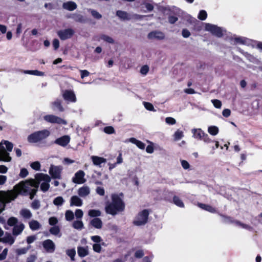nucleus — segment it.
<instances>
[{"mask_svg": "<svg viewBox=\"0 0 262 262\" xmlns=\"http://www.w3.org/2000/svg\"><path fill=\"white\" fill-rule=\"evenodd\" d=\"M82 204V200L77 195H73L70 199L71 206L80 207Z\"/></svg>", "mask_w": 262, "mask_h": 262, "instance_id": "nucleus-19", "label": "nucleus"}, {"mask_svg": "<svg viewBox=\"0 0 262 262\" xmlns=\"http://www.w3.org/2000/svg\"><path fill=\"white\" fill-rule=\"evenodd\" d=\"M211 102L213 106L216 108H221L222 105V102L218 99H212Z\"/></svg>", "mask_w": 262, "mask_h": 262, "instance_id": "nucleus-47", "label": "nucleus"}, {"mask_svg": "<svg viewBox=\"0 0 262 262\" xmlns=\"http://www.w3.org/2000/svg\"><path fill=\"white\" fill-rule=\"evenodd\" d=\"M149 212L144 209L140 212L134 221V224L136 226H141L145 224L148 221Z\"/></svg>", "mask_w": 262, "mask_h": 262, "instance_id": "nucleus-6", "label": "nucleus"}, {"mask_svg": "<svg viewBox=\"0 0 262 262\" xmlns=\"http://www.w3.org/2000/svg\"><path fill=\"white\" fill-rule=\"evenodd\" d=\"M39 202L37 200H34L31 204V207L34 209H38L40 207Z\"/></svg>", "mask_w": 262, "mask_h": 262, "instance_id": "nucleus-58", "label": "nucleus"}, {"mask_svg": "<svg viewBox=\"0 0 262 262\" xmlns=\"http://www.w3.org/2000/svg\"><path fill=\"white\" fill-rule=\"evenodd\" d=\"M29 227L32 230H38L41 227V225L40 224V223L36 220L31 221L29 222Z\"/></svg>", "mask_w": 262, "mask_h": 262, "instance_id": "nucleus-30", "label": "nucleus"}, {"mask_svg": "<svg viewBox=\"0 0 262 262\" xmlns=\"http://www.w3.org/2000/svg\"><path fill=\"white\" fill-rule=\"evenodd\" d=\"M123 195L113 194L111 195L112 202L105 206L106 212L108 214L115 215L120 212H122L125 208V204L122 200Z\"/></svg>", "mask_w": 262, "mask_h": 262, "instance_id": "nucleus-2", "label": "nucleus"}, {"mask_svg": "<svg viewBox=\"0 0 262 262\" xmlns=\"http://www.w3.org/2000/svg\"><path fill=\"white\" fill-rule=\"evenodd\" d=\"M2 247H0V251L2 250ZM8 250L7 248H5L3 250L2 253L0 254V260L5 259L7 255Z\"/></svg>", "mask_w": 262, "mask_h": 262, "instance_id": "nucleus-50", "label": "nucleus"}, {"mask_svg": "<svg viewBox=\"0 0 262 262\" xmlns=\"http://www.w3.org/2000/svg\"><path fill=\"white\" fill-rule=\"evenodd\" d=\"M42 246L47 252L52 253L54 251L55 246L54 242L51 239H47L43 242Z\"/></svg>", "mask_w": 262, "mask_h": 262, "instance_id": "nucleus-15", "label": "nucleus"}, {"mask_svg": "<svg viewBox=\"0 0 262 262\" xmlns=\"http://www.w3.org/2000/svg\"><path fill=\"white\" fill-rule=\"evenodd\" d=\"M24 73L26 74L33 75L38 76H44V73L38 70H25L24 71Z\"/></svg>", "mask_w": 262, "mask_h": 262, "instance_id": "nucleus-34", "label": "nucleus"}, {"mask_svg": "<svg viewBox=\"0 0 262 262\" xmlns=\"http://www.w3.org/2000/svg\"><path fill=\"white\" fill-rule=\"evenodd\" d=\"M17 221V219L16 217H11L8 219L7 223L10 226H14L16 225Z\"/></svg>", "mask_w": 262, "mask_h": 262, "instance_id": "nucleus-46", "label": "nucleus"}, {"mask_svg": "<svg viewBox=\"0 0 262 262\" xmlns=\"http://www.w3.org/2000/svg\"><path fill=\"white\" fill-rule=\"evenodd\" d=\"M51 107L52 110L54 111L57 110L61 112L64 111V108L61 104V101L58 99L55 100L52 103Z\"/></svg>", "mask_w": 262, "mask_h": 262, "instance_id": "nucleus-23", "label": "nucleus"}, {"mask_svg": "<svg viewBox=\"0 0 262 262\" xmlns=\"http://www.w3.org/2000/svg\"><path fill=\"white\" fill-rule=\"evenodd\" d=\"M62 7L67 10L72 11L77 8V5L74 2L69 1L64 3L62 5Z\"/></svg>", "mask_w": 262, "mask_h": 262, "instance_id": "nucleus-20", "label": "nucleus"}, {"mask_svg": "<svg viewBox=\"0 0 262 262\" xmlns=\"http://www.w3.org/2000/svg\"><path fill=\"white\" fill-rule=\"evenodd\" d=\"M91 159L92 160L93 164L96 166H100V165L101 164L104 163L106 162L105 159L102 157H100L96 156H92L91 157Z\"/></svg>", "mask_w": 262, "mask_h": 262, "instance_id": "nucleus-24", "label": "nucleus"}, {"mask_svg": "<svg viewBox=\"0 0 262 262\" xmlns=\"http://www.w3.org/2000/svg\"><path fill=\"white\" fill-rule=\"evenodd\" d=\"M201 140H203L205 143H209L212 142L211 139L209 138L208 135L206 134L204 135L203 136V138Z\"/></svg>", "mask_w": 262, "mask_h": 262, "instance_id": "nucleus-64", "label": "nucleus"}, {"mask_svg": "<svg viewBox=\"0 0 262 262\" xmlns=\"http://www.w3.org/2000/svg\"><path fill=\"white\" fill-rule=\"evenodd\" d=\"M50 135V132L47 129H43L35 132L27 138L28 141L30 143H36L46 139Z\"/></svg>", "mask_w": 262, "mask_h": 262, "instance_id": "nucleus-5", "label": "nucleus"}, {"mask_svg": "<svg viewBox=\"0 0 262 262\" xmlns=\"http://www.w3.org/2000/svg\"><path fill=\"white\" fill-rule=\"evenodd\" d=\"M78 254L80 257H83L88 255V247H79L77 249Z\"/></svg>", "mask_w": 262, "mask_h": 262, "instance_id": "nucleus-31", "label": "nucleus"}, {"mask_svg": "<svg viewBox=\"0 0 262 262\" xmlns=\"http://www.w3.org/2000/svg\"><path fill=\"white\" fill-rule=\"evenodd\" d=\"M92 14V15L96 19H99L101 18L102 15L97 11L93 9H89L88 10Z\"/></svg>", "mask_w": 262, "mask_h": 262, "instance_id": "nucleus-42", "label": "nucleus"}, {"mask_svg": "<svg viewBox=\"0 0 262 262\" xmlns=\"http://www.w3.org/2000/svg\"><path fill=\"white\" fill-rule=\"evenodd\" d=\"M74 213L71 210H67L65 213L66 219L68 221H71L74 219Z\"/></svg>", "mask_w": 262, "mask_h": 262, "instance_id": "nucleus-44", "label": "nucleus"}, {"mask_svg": "<svg viewBox=\"0 0 262 262\" xmlns=\"http://www.w3.org/2000/svg\"><path fill=\"white\" fill-rule=\"evenodd\" d=\"M165 122L169 125H174L176 123V120L172 117H166L165 118Z\"/></svg>", "mask_w": 262, "mask_h": 262, "instance_id": "nucleus-53", "label": "nucleus"}, {"mask_svg": "<svg viewBox=\"0 0 262 262\" xmlns=\"http://www.w3.org/2000/svg\"><path fill=\"white\" fill-rule=\"evenodd\" d=\"M64 200L62 196H57L54 199L53 201V204L55 206H61L64 203Z\"/></svg>", "mask_w": 262, "mask_h": 262, "instance_id": "nucleus-39", "label": "nucleus"}, {"mask_svg": "<svg viewBox=\"0 0 262 262\" xmlns=\"http://www.w3.org/2000/svg\"><path fill=\"white\" fill-rule=\"evenodd\" d=\"M149 71V68L147 66H144L140 69V73L142 75H145Z\"/></svg>", "mask_w": 262, "mask_h": 262, "instance_id": "nucleus-55", "label": "nucleus"}, {"mask_svg": "<svg viewBox=\"0 0 262 262\" xmlns=\"http://www.w3.org/2000/svg\"><path fill=\"white\" fill-rule=\"evenodd\" d=\"M15 241V239L10 234H6L3 237L0 238V242L3 243L12 245Z\"/></svg>", "mask_w": 262, "mask_h": 262, "instance_id": "nucleus-22", "label": "nucleus"}, {"mask_svg": "<svg viewBox=\"0 0 262 262\" xmlns=\"http://www.w3.org/2000/svg\"><path fill=\"white\" fill-rule=\"evenodd\" d=\"M73 227L77 230H81L83 228V224L81 221H75L73 223Z\"/></svg>", "mask_w": 262, "mask_h": 262, "instance_id": "nucleus-40", "label": "nucleus"}, {"mask_svg": "<svg viewBox=\"0 0 262 262\" xmlns=\"http://www.w3.org/2000/svg\"><path fill=\"white\" fill-rule=\"evenodd\" d=\"M91 225L96 229H101L102 226V222L101 220L97 217H95L91 220Z\"/></svg>", "mask_w": 262, "mask_h": 262, "instance_id": "nucleus-26", "label": "nucleus"}, {"mask_svg": "<svg viewBox=\"0 0 262 262\" xmlns=\"http://www.w3.org/2000/svg\"><path fill=\"white\" fill-rule=\"evenodd\" d=\"M116 15L118 16L120 19L122 20H129L130 19L129 15L126 12L123 11H117L116 12Z\"/></svg>", "mask_w": 262, "mask_h": 262, "instance_id": "nucleus-29", "label": "nucleus"}, {"mask_svg": "<svg viewBox=\"0 0 262 262\" xmlns=\"http://www.w3.org/2000/svg\"><path fill=\"white\" fill-rule=\"evenodd\" d=\"M91 193V189L89 186L83 185L77 190V193L81 198L88 196Z\"/></svg>", "mask_w": 262, "mask_h": 262, "instance_id": "nucleus-16", "label": "nucleus"}, {"mask_svg": "<svg viewBox=\"0 0 262 262\" xmlns=\"http://www.w3.org/2000/svg\"><path fill=\"white\" fill-rule=\"evenodd\" d=\"M223 221L225 223H234L237 226H239L242 228L246 229L248 230H250L251 229L250 227L247 225L243 224L238 221H233L230 217L225 216L224 215H222Z\"/></svg>", "mask_w": 262, "mask_h": 262, "instance_id": "nucleus-13", "label": "nucleus"}, {"mask_svg": "<svg viewBox=\"0 0 262 262\" xmlns=\"http://www.w3.org/2000/svg\"><path fill=\"white\" fill-rule=\"evenodd\" d=\"M74 34V31L71 29H66L63 30H60L57 32V34L61 40H66L71 38Z\"/></svg>", "mask_w": 262, "mask_h": 262, "instance_id": "nucleus-11", "label": "nucleus"}, {"mask_svg": "<svg viewBox=\"0 0 262 262\" xmlns=\"http://www.w3.org/2000/svg\"><path fill=\"white\" fill-rule=\"evenodd\" d=\"M70 140L71 138L69 136L64 135L56 139L54 143L59 146L65 147L70 143Z\"/></svg>", "mask_w": 262, "mask_h": 262, "instance_id": "nucleus-14", "label": "nucleus"}, {"mask_svg": "<svg viewBox=\"0 0 262 262\" xmlns=\"http://www.w3.org/2000/svg\"><path fill=\"white\" fill-rule=\"evenodd\" d=\"M28 174V171L27 169L26 168H22L20 170V172L19 173V176L22 178H25L26 177Z\"/></svg>", "mask_w": 262, "mask_h": 262, "instance_id": "nucleus-57", "label": "nucleus"}, {"mask_svg": "<svg viewBox=\"0 0 262 262\" xmlns=\"http://www.w3.org/2000/svg\"><path fill=\"white\" fill-rule=\"evenodd\" d=\"M93 249L94 251L99 253L101 250V247L99 244H95L93 246Z\"/></svg>", "mask_w": 262, "mask_h": 262, "instance_id": "nucleus-61", "label": "nucleus"}, {"mask_svg": "<svg viewBox=\"0 0 262 262\" xmlns=\"http://www.w3.org/2000/svg\"><path fill=\"white\" fill-rule=\"evenodd\" d=\"M43 119L46 122L51 123H56L63 125H66L67 124V122L65 120L54 115H45L43 116Z\"/></svg>", "mask_w": 262, "mask_h": 262, "instance_id": "nucleus-8", "label": "nucleus"}, {"mask_svg": "<svg viewBox=\"0 0 262 262\" xmlns=\"http://www.w3.org/2000/svg\"><path fill=\"white\" fill-rule=\"evenodd\" d=\"M234 41L236 43L249 45L251 40L245 37H236L234 39Z\"/></svg>", "mask_w": 262, "mask_h": 262, "instance_id": "nucleus-28", "label": "nucleus"}, {"mask_svg": "<svg viewBox=\"0 0 262 262\" xmlns=\"http://www.w3.org/2000/svg\"><path fill=\"white\" fill-rule=\"evenodd\" d=\"M62 96L64 100L69 102L75 103L77 101L76 95L72 90H65L62 92Z\"/></svg>", "mask_w": 262, "mask_h": 262, "instance_id": "nucleus-9", "label": "nucleus"}, {"mask_svg": "<svg viewBox=\"0 0 262 262\" xmlns=\"http://www.w3.org/2000/svg\"><path fill=\"white\" fill-rule=\"evenodd\" d=\"M208 133L212 136H216L219 132V127L215 125L209 126L208 127Z\"/></svg>", "mask_w": 262, "mask_h": 262, "instance_id": "nucleus-32", "label": "nucleus"}, {"mask_svg": "<svg viewBox=\"0 0 262 262\" xmlns=\"http://www.w3.org/2000/svg\"><path fill=\"white\" fill-rule=\"evenodd\" d=\"M62 168L60 166L51 165L49 169V173L53 179H61Z\"/></svg>", "mask_w": 262, "mask_h": 262, "instance_id": "nucleus-12", "label": "nucleus"}, {"mask_svg": "<svg viewBox=\"0 0 262 262\" xmlns=\"http://www.w3.org/2000/svg\"><path fill=\"white\" fill-rule=\"evenodd\" d=\"M67 254L70 256L71 258V260H74V256L76 254L75 250L74 249L67 250L66 251Z\"/></svg>", "mask_w": 262, "mask_h": 262, "instance_id": "nucleus-49", "label": "nucleus"}, {"mask_svg": "<svg viewBox=\"0 0 262 262\" xmlns=\"http://www.w3.org/2000/svg\"><path fill=\"white\" fill-rule=\"evenodd\" d=\"M173 137L174 141H179L184 137V133L182 130L178 129L174 132Z\"/></svg>", "mask_w": 262, "mask_h": 262, "instance_id": "nucleus-33", "label": "nucleus"}, {"mask_svg": "<svg viewBox=\"0 0 262 262\" xmlns=\"http://www.w3.org/2000/svg\"><path fill=\"white\" fill-rule=\"evenodd\" d=\"M198 206L202 209L207 210L209 212H210L212 213L215 212V209L214 208H213L212 207H211V206L204 204H201V203H199L198 204Z\"/></svg>", "mask_w": 262, "mask_h": 262, "instance_id": "nucleus-36", "label": "nucleus"}, {"mask_svg": "<svg viewBox=\"0 0 262 262\" xmlns=\"http://www.w3.org/2000/svg\"><path fill=\"white\" fill-rule=\"evenodd\" d=\"M128 141L132 143L135 144L141 149H144L145 148V145L144 143L141 141L138 140L135 138H130L128 139Z\"/></svg>", "mask_w": 262, "mask_h": 262, "instance_id": "nucleus-27", "label": "nucleus"}, {"mask_svg": "<svg viewBox=\"0 0 262 262\" xmlns=\"http://www.w3.org/2000/svg\"><path fill=\"white\" fill-rule=\"evenodd\" d=\"M100 38L105 42H107L110 43H114V40L110 36L106 35H101L100 36Z\"/></svg>", "mask_w": 262, "mask_h": 262, "instance_id": "nucleus-41", "label": "nucleus"}, {"mask_svg": "<svg viewBox=\"0 0 262 262\" xmlns=\"http://www.w3.org/2000/svg\"><path fill=\"white\" fill-rule=\"evenodd\" d=\"M35 181L37 184L38 188L40 184V189L42 191L46 192L49 189L51 178L48 174L42 173H37L35 176Z\"/></svg>", "mask_w": 262, "mask_h": 262, "instance_id": "nucleus-4", "label": "nucleus"}, {"mask_svg": "<svg viewBox=\"0 0 262 262\" xmlns=\"http://www.w3.org/2000/svg\"><path fill=\"white\" fill-rule=\"evenodd\" d=\"M38 190V185L34 179L21 181L16 185L13 190L8 191H0V213L5 208V204L15 199L18 194L30 195L32 200Z\"/></svg>", "mask_w": 262, "mask_h": 262, "instance_id": "nucleus-1", "label": "nucleus"}, {"mask_svg": "<svg viewBox=\"0 0 262 262\" xmlns=\"http://www.w3.org/2000/svg\"><path fill=\"white\" fill-rule=\"evenodd\" d=\"M84 176L85 172L83 170H80L75 173L74 177L72 178V181L77 184H83L86 182Z\"/></svg>", "mask_w": 262, "mask_h": 262, "instance_id": "nucleus-10", "label": "nucleus"}, {"mask_svg": "<svg viewBox=\"0 0 262 262\" xmlns=\"http://www.w3.org/2000/svg\"><path fill=\"white\" fill-rule=\"evenodd\" d=\"M25 228V225L24 224L21 223H19L16 225H15L13 229V234L14 235L17 236L20 234Z\"/></svg>", "mask_w": 262, "mask_h": 262, "instance_id": "nucleus-21", "label": "nucleus"}, {"mask_svg": "<svg viewBox=\"0 0 262 262\" xmlns=\"http://www.w3.org/2000/svg\"><path fill=\"white\" fill-rule=\"evenodd\" d=\"M181 163L182 166L184 169H188L189 168L190 165L187 161L182 160L181 161Z\"/></svg>", "mask_w": 262, "mask_h": 262, "instance_id": "nucleus-59", "label": "nucleus"}, {"mask_svg": "<svg viewBox=\"0 0 262 262\" xmlns=\"http://www.w3.org/2000/svg\"><path fill=\"white\" fill-rule=\"evenodd\" d=\"M75 215L77 219H81L83 216V212L81 209H76L75 212Z\"/></svg>", "mask_w": 262, "mask_h": 262, "instance_id": "nucleus-54", "label": "nucleus"}, {"mask_svg": "<svg viewBox=\"0 0 262 262\" xmlns=\"http://www.w3.org/2000/svg\"><path fill=\"white\" fill-rule=\"evenodd\" d=\"M143 105L146 110L150 111H154V112L156 111L153 105L151 103L147 102H143Z\"/></svg>", "mask_w": 262, "mask_h": 262, "instance_id": "nucleus-48", "label": "nucleus"}, {"mask_svg": "<svg viewBox=\"0 0 262 262\" xmlns=\"http://www.w3.org/2000/svg\"><path fill=\"white\" fill-rule=\"evenodd\" d=\"M207 16V13L205 10H201L199 13L198 18L202 20H204L206 19Z\"/></svg>", "mask_w": 262, "mask_h": 262, "instance_id": "nucleus-45", "label": "nucleus"}, {"mask_svg": "<svg viewBox=\"0 0 262 262\" xmlns=\"http://www.w3.org/2000/svg\"><path fill=\"white\" fill-rule=\"evenodd\" d=\"M204 30L206 31L210 32L212 34L218 37H221L223 34V29L215 25L209 23L205 24Z\"/></svg>", "mask_w": 262, "mask_h": 262, "instance_id": "nucleus-7", "label": "nucleus"}, {"mask_svg": "<svg viewBox=\"0 0 262 262\" xmlns=\"http://www.w3.org/2000/svg\"><path fill=\"white\" fill-rule=\"evenodd\" d=\"M103 130L106 134H112L115 132L114 128L111 126L105 127L103 129Z\"/></svg>", "mask_w": 262, "mask_h": 262, "instance_id": "nucleus-52", "label": "nucleus"}, {"mask_svg": "<svg viewBox=\"0 0 262 262\" xmlns=\"http://www.w3.org/2000/svg\"><path fill=\"white\" fill-rule=\"evenodd\" d=\"M31 168L35 170H39L40 168V163L38 161L33 162L30 165Z\"/></svg>", "mask_w": 262, "mask_h": 262, "instance_id": "nucleus-51", "label": "nucleus"}, {"mask_svg": "<svg viewBox=\"0 0 262 262\" xmlns=\"http://www.w3.org/2000/svg\"><path fill=\"white\" fill-rule=\"evenodd\" d=\"M88 215L91 217H98L101 215V212L99 210L91 209L88 212Z\"/></svg>", "mask_w": 262, "mask_h": 262, "instance_id": "nucleus-37", "label": "nucleus"}, {"mask_svg": "<svg viewBox=\"0 0 262 262\" xmlns=\"http://www.w3.org/2000/svg\"><path fill=\"white\" fill-rule=\"evenodd\" d=\"M20 215L24 219L29 220L32 216V213L31 211L28 209H22L19 212Z\"/></svg>", "mask_w": 262, "mask_h": 262, "instance_id": "nucleus-25", "label": "nucleus"}, {"mask_svg": "<svg viewBox=\"0 0 262 262\" xmlns=\"http://www.w3.org/2000/svg\"><path fill=\"white\" fill-rule=\"evenodd\" d=\"M173 201L175 205L181 208L184 207V204L182 200L178 196H174L173 198Z\"/></svg>", "mask_w": 262, "mask_h": 262, "instance_id": "nucleus-38", "label": "nucleus"}, {"mask_svg": "<svg viewBox=\"0 0 262 262\" xmlns=\"http://www.w3.org/2000/svg\"><path fill=\"white\" fill-rule=\"evenodd\" d=\"M135 256L137 258H141L144 256L143 251L142 250H137L135 253Z\"/></svg>", "mask_w": 262, "mask_h": 262, "instance_id": "nucleus-63", "label": "nucleus"}, {"mask_svg": "<svg viewBox=\"0 0 262 262\" xmlns=\"http://www.w3.org/2000/svg\"><path fill=\"white\" fill-rule=\"evenodd\" d=\"M71 17L78 23H83L85 22V19L83 15L79 14H73L71 15Z\"/></svg>", "mask_w": 262, "mask_h": 262, "instance_id": "nucleus-35", "label": "nucleus"}, {"mask_svg": "<svg viewBox=\"0 0 262 262\" xmlns=\"http://www.w3.org/2000/svg\"><path fill=\"white\" fill-rule=\"evenodd\" d=\"M50 233L55 235H59V236H61V234H59L60 229L58 226H55L52 227L50 230Z\"/></svg>", "mask_w": 262, "mask_h": 262, "instance_id": "nucleus-43", "label": "nucleus"}, {"mask_svg": "<svg viewBox=\"0 0 262 262\" xmlns=\"http://www.w3.org/2000/svg\"><path fill=\"white\" fill-rule=\"evenodd\" d=\"M13 144L7 140H3L0 143V160L4 162H10L11 157L9 152L12 150Z\"/></svg>", "mask_w": 262, "mask_h": 262, "instance_id": "nucleus-3", "label": "nucleus"}, {"mask_svg": "<svg viewBox=\"0 0 262 262\" xmlns=\"http://www.w3.org/2000/svg\"><path fill=\"white\" fill-rule=\"evenodd\" d=\"M192 137L197 140H201L206 134L201 128H193L191 129Z\"/></svg>", "mask_w": 262, "mask_h": 262, "instance_id": "nucleus-17", "label": "nucleus"}, {"mask_svg": "<svg viewBox=\"0 0 262 262\" xmlns=\"http://www.w3.org/2000/svg\"><path fill=\"white\" fill-rule=\"evenodd\" d=\"M165 37L164 34L161 31H152L148 33V38L150 39H163Z\"/></svg>", "mask_w": 262, "mask_h": 262, "instance_id": "nucleus-18", "label": "nucleus"}, {"mask_svg": "<svg viewBox=\"0 0 262 262\" xmlns=\"http://www.w3.org/2000/svg\"><path fill=\"white\" fill-rule=\"evenodd\" d=\"M150 144L148 145L146 148V151L148 154H152L154 152L153 144L150 142Z\"/></svg>", "mask_w": 262, "mask_h": 262, "instance_id": "nucleus-62", "label": "nucleus"}, {"mask_svg": "<svg viewBox=\"0 0 262 262\" xmlns=\"http://www.w3.org/2000/svg\"><path fill=\"white\" fill-rule=\"evenodd\" d=\"M91 238L94 242L96 243V244H98L102 241L101 237L98 235L92 236Z\"/></svg>", "mask_w": 262, "mask_h": 262, "instance_id": "nucleus-56", "label": "nucleus"}, {"mask_svg": "<svg viewBox=\"0 0 262 262\" xmlns=\"http://www.w3.org/2000/svg\"><path fill=\"white\" fill-rule=\"evenodd\" d=\"M96 191L97 193L101 196H103L105 194L104 189L103 187H98L96 188Z\"/></svg>", "mask_w": 262, "mask_h": 262, "instance_id": "nucleus-60", "label": "nucleus"}]
</instances>
